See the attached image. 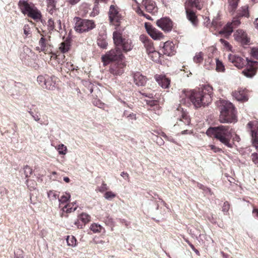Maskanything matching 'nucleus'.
<instances>
[{"label":"nucleus","instance_id":"58","mask_svg":"<svg viewBox=\"0 0 258 258\" xmlns=\"http://www.w3.org/2000/svg\"><path fill=\"white\" fill-rule=\"evenodd\" d=\"M210 147L211 148V149L213 150L215 153L220 152L222 151V149L216 147L214 145H211L210 146Z\"/></svg>","mask_w":258,"mask_h":258},{"label":"nucleus","instance_id":"16","mask_svg":"<svg viewBox=\"0 0 258 258\" xmlns=\"http://www.w3.org/2000/svg\"><path fill=\"white\" fill-rule=\"evenodd\" d=\"M162 48L164 54L168 56L174 55L176 53L175 44L172 41H167L163 43Z\"/></svg>","mask_w":258,"mask_h":258},{"label":"nucleus","instance_id":"17","mask_svg":"<svg viewBox=\"0 0 258 258\" xmlns=\"http://www.w3.org/2000/svg\"><path fill=\"white\" fill-rule=\"evenodd\" d=\"M178 115L180 116V118H178V126L181 127L183 125H188L190 124V118L188 113L179 106Z\"/></svg>","mask_w":258,"mask_h":258},{"label":"nucleus","instance_id":"14","mask_svg":"<svg viewBox=\"0 0 258 258\" xmlns=\"http://www.w3.org/2000/svg\"><path fill=\"white\" fill-rule=\"evenodd\" d=\"M145 27L148 34L154 40H160L163 37L162 32L154 28L149 23H145Z\"/></svg>","mask_w":258,"mask_h":258},{"label":"nucleus","instance_id":"54","mask_svg":"<svg viewBox=\"0 0 258 258\" xmlns=\"http://www.w3.org/2000/svg\"><path fill=\"white\" fill-rule=\"evenodd\" d=\"M251 55L256 59H258V47L253 48L251 50Z\"/></svg>","mask_w":258,"mask_h":258},{"label":"nucleus","instance_id":"50","mask_svg":"<svg viewBox=\"0 0 258 258\" xmlns=\"http://www.w3.org/2000/svg\"><path fill=\"white\" fill-rule=\"evenodd\" d=\"M185 241L189 244V245L190 246V247H191V248L192 249V250L199 256L200 255V253L199 252V251L197 249L194 245L191 244L187 239H185Z\"/></svg>","mask_w":258,"mask_h":258},{"label":"nucleus","instance_id":"61","mask_svg":"<svg viewBox=\"0 0 258 258\" xmlns=\"http://www.w3.org/2000/svg\"><path fill=\"white\" fill-rule=\"evenodd\" d=\"M107 189V184L105 183H103L101 186L99 187V191L100 192H104L105 190Z\"/></svg>","mask_w":258,"mask_h":258},{"label":"nucleus","instance_id":"8","mask_svg":"<svg viewBox=\"0 0 258 258\" xmlns=\"http://www.w3.org/2000/svg\"><path fill=\"white\" fill-rule=\"evenodd\" d=\"M74 20H76L74 29L76 32L80 33L89 32L96 26L93 20L84 19L79 17H75Z\"/></svg>","mask_w":258,"mask_h":258},{"label":"nucleus","instance_id":"39","mask_svg":"<svg viewBox=\"0 0 258 258\" xmlns=\"http://www.w3.org/2000/svg\"><path fill=\"white\" fill-rule=\"evenodd\" d=\"M57 150L60 155H66L67 152V148L63 144H60L57 146Z\"/></svg>","mask_w":258,"mask_h":258},{"label":"nucleus","instance_id":"31","mask_svg":"<svg viewBox=\"0 0 258 258\" xmlns=\"http://www.w3.org/2000/svg\"><path fill=\"white\" fill-rule=\"evenodd\" d=\"M46 3L47 11L50 14H52L53 10L55 9L56 1L55 0H47Z\"/></svg>","mask_w":258,"mask_h":258},{"label":"nucleus","instance_id":"64","mask_svg":"<svg viewBox=\"0 0 258 258\" xmlns=\"http://www.w3.org/2000/svg\"><path fill=\"white\" fill-rule=\"evenodd\" d=\"M203 190L204 191V193L206 195H212L213 194V192H212L211 190L206 186L205 187V188H204Z\"/></svg>","mask_w":258,"mask_h":258},{"label":"nucleus","instance_id":"45","mask_svg":"<svg viewBox=\"0 0 258 258\" xmlns=\"http://www.w3.org/2000/svg\"><path fill=\"white\" fill-rule=\"evenodd\" d=\"M24 172L26 177H28L30 176V175L32 173L33 170L29 166L26 165L24 167Z\"/></svg>","mask_w":258,"mask_h":258},{"label":"nucleus","instance_id":"13","mask_svg":"<svg viewBox=\"0 0 258 258\" xmlns=\"http://www.w3.org/2000/svg\"><path fill=\"white\" fill-rule=\"evenodd\" d=\"M195 230L196 231H193L192 232V230H190V234L193 237L197 238L200 243L208 245L209 241H211L212 243L214 242V241L210 236L201 234L198 229H195Z\"/></svg>","mask_w":258,"mask_h":258},{"label":"nucleus","instance_id":"9","mask_svg":"<svg viewBox=\"0 0 258 258\" xmlns=\"http://www.w3.org/2000/svg\"><path fill=\"white\" fill-rule=\"evenodd\" d=\"M247 128L250 133L253 145L258 150V121L254 120L249 122Z\"/></svg>","mask_w":258,"mask_h":258},{"label":"nucleus","instance_id":"44","mask_svg":"<svg viewBox=\"0 0 258 258\" xmlns=\"http://www.w3.org/2000/svg\"><path fill=\"white\" fill-rule=\"evenodd\" d=\"M90 229L93 232L96 233L101 231L102 227L100 225L93 224L91 225Z\"/></svg>","mask_w":258,"mask_h":258},{"label":"nucleus","instance_id":"25","mask_svg":"<svg viewBox=\"0 0 258 258\" xmlns=\"http://www.w3.org/2000/svg\"><path fill=\"white\" fill-rule=\"evenodd\" d=\"M145 9L148 13H152L155 9V3L151 0H144L142 2Z\"/></svg>","mask_w":258,"mask_h":258},{"label":"nucleus","instance_id":"37","mask_svg":"<svg viewBox=\"0 0 258 258\" xmlns=\"http://www.w3.org/2000/svg\"><path fill=\"white\" fill-rule=\"evenodd\" d=\"M216 68L217 72H224L225 71V67L221 61L218 58L216 59Z\"/></svg>","mask_w":258,"mask_h":258},{"label":"nucleus","instance_id":"1","mask_svg":"<svg viewBox=\"0 0 258 258\" xmlns=\"http://www.w3.org/2000/svg\"><path fill=\"white\" fill-rule=\"evenodd\" d=\"M211 86H207L204 90L194 89L189 91H183L182 96L180 97V104H185L190 100L196 108L208 105L212 100V91Z\"/></svg>","mask_w":258,"mask_h":258},{"label":"nucleus","instance_id":"46","mask_svg":"<svg viewBox=\"0 0 258 258\" xmlns=\"http://www.w3.org/2000/svg\"><path fill=\"white\" fill-rule=\"evenodd\" d=\"M115 196L116 195L111 191H107L104 194V198L108 200H111L115 198Z\"/></svg>","mask_w":258,"mask_h":258},{"label":"nucleus","instance_id":"52","mask_svg":"<svg viewBox=\"0 0 258 258\" xmlns=\"http://www.w3.org/2000/svg\"><path fill=\"white\" fill-rule=\"evenodd\" d=\"M65 67L69 71H74L76 70V67L71 62H68L65 64Z\"/></svg>","mask_w":258,"mask_h":258},{"label":"nucleus","instance_id":"28","mask_svg":"<svg viewBox=\"0 0 258 258\" xmlns=\"http://www.w3.org/2000/svg\"><path fill=\"white\" fill-rule=\"evenodd\" d=\"M239 17H248V7L247 5L244 6L238 11L237 14Z\"/></svg>","mask_w":258,"mask_h":258},{"label":"nucleus","instance_id":"7","mask_svg":"<svg viewBox=\"0 0 258 258\" xmlns=\"http://www.w3.org/2000/svg\"><path fill=\"white\" fill-rule=\"evenodd\" d=\"M113 39L117 47H121L123 51L126 52L133 48L134 45L130 39L123 38L122 34L118 31H114L113 33Z\"/></svg>","mask_w":258,"mask_h":258},{"label":"nucleus","instance_id":"60","mask_svg":"<svg viewBox=\"0 0 258 258\" xmlns=\"http://www.w3.org/2000/svg\"><path fill=\"white\" fill-rule=\"evenodd\" d=\"M157 101L155 100H146V103L147 104L151 106H153L157 104Z\"/></svg>","mask_w":258,"mask_h":258},{"label":"nucleus","instance_id":"42","mask_svg":"<svg viewBox=\"0 0 258 258\" xmlns=\"http://www.w3.org/2000/svg\"><path fill=\"white\" fill-rule=\"evenodd\" d=\"M47 196L51 201L56 200L58 198V195L56 192L52 190H50L47 192Z\"/></svg>","mask_w":258,"mask_h":258},{"label":"nucleus","instance_id":"57","mask_svg":"<svg viewBox=\"0 0 258 258\" xmlns=\"http://www.w3.org/2000/svg\"><path fill=\"white\" fill-rule=\"evenodd\" d=\"M229 209V205L227 202H224L223 207L222 211L224 212H227Z\"/></svg>","mask_w":258,"mask_h":258},{"label":"nucleus","instance_id":"20","mask_svg":"<svg viewBox=\"0 0 258 258\" xmlns=\"http://www.w3.org/2000/svg\"><path fill=\"white\" fill-rule=\"evenodd\" d=\"M235 39L242 44L246 45L249 42V39L246 33L241 29L237 30L234 34Z\"/></svg>","mask_w":258,"mask_h":258},{"label":"nucleus","instance_id":"32","mask_svg":"<svg viewBox=\"0 0 258 258\" xmlns=\"http://www.w3.org/2000/svg\"><path fill=\"white\" fill-rule=\"evenodd\" d=\"M78 218L81 221L82 223L84 226H85L87 223H88L90 221L91 217L90 215L86 213H83L80 214L78 216Z\"/></svg>","mask_w":258,"mask_h":258},{"label":"nucleus","instance_id":"4","mask_svg":"<svg viewBox=\"0 0 258 258\" xmlns=\"http://www.w3.org/2000/svg\"><path fill=\"white\" fill-rule=\"evenodd\" d=\"M18 6L23 14L34 20H39L41 18V12L33 3L20 0L18 3Z\"/></svg>","mask_w":258,"mask_h":258},{"label":"nucleus","instance_id":"59","mask_svg":"<svg viewBox=\"0 0 258 258\" xmlns=\"http://www.w3.org/2000/svg\"><path fill=\"white\" fill-rule=\"evenodd\" d=\"M24 30V33L25 35L27 36L30 33V28L29 27L28 25H25L23 28Z\"/></svg>","mask_w":258,"mask_h":258},{"label":"nucleus","instance_id":"49","mask_svg":"<svg viewBox=\"0 0 258 258\" xmlns=\"http://www.w3.org/2000/svg\"><path fill=\"white\" fill-rule=\"evenodd\" d=\"M219 19L218 17L214 18L212 22V25L215 28H217L219 26H221V24L219 22Z\"/></svg>","mask_w":258,"mask_h":258},{"label":"nucleus","instance_id":"5","mask_svg":"<svg viewBox=\"0 0 258 258\" xmlns=\"http://www.w3.org/2000/svg\"><path fill=\"white\" fill-rule=\"evenodd\" d=\"M204 2L205 0H187L185 3L186 18L194 27H196L198 25L199 21L195 13L188 7L195 8L200 10L203 8Z\"/></svg>","mask_w":258,"mask_h":258},{"label":"nucleus","instance_id":"43","mask_svg":"<svg viewBox=\"0 0 258 258\" xmlns=\"http://www.w3.org/2000/svg\"><path fill=\"white\" fill-rule=\"evenodd\" d=\"M71 198V195L69 193H66L64 195L61 197L60 199H58V201L60 204L64 203L67 202Z\"/></svg>","mask_w":258,"mask_h":258},{"label":"nucleus","instance_id":"27","mask_svg":"<svg viewBox=\"0 0 258 258\" xmlns=\"http://www.w3.org/2000/svg\"><path fill=\"white\" fill-rule=\"evenodd\" d=\"M122 117L126 118L129 122H133L137 119L136 114L125 110L123 111Z\"/></svg>","mask_w":258,"mask_h":258},{"label":"nucleus","instance_id":"35","mask_svg":"<svg viewBox=\"0 0 258 258\" xmlns=\"http://www.w3.org/2000/svg\"><path fill=\"white\" fill-rule=\"evenodd\" d=\"M148 55L151 59L154 61L157 62L160 60V53L155 50L149 53Z\"/></svg>","mask_w":258,"mask_h":258},{"label":"nucleus","instance_id":"62","mask_svg":"<svg viewBox=\"0 0 258 258\" xmlns=\"http://www.w3.org/2000/svg\"><path fill=\"white\" fill-rule=\"evenodd\" d=\"M22 253V251L18 249L17 251H15V258H22L23 256H21Z\"/></svg>","mask_w":258,"mask_h":258},{"label":"nucleus","instance_id":"6","mask_svg":"<svg viewBox=\"0 0 258 258\" xmlns=\"http://www.w3.org/2000/svg\"><path fill=\"white\" fill-rule=\"evenodd\" d=\"M124 56L119 47H116L107 51L101 56V60L104 66L108 64L111 62H118L123 60Z\"/></svg>","mask_w":258,"mask_h":258},{"label":"nucleus","instance_id":"12","mask_svg":"<svg viewBox=\"0 0 258 258\" xmlns=\"http://www.w3.org/2000/svg\"><path fill=\"white\" fill-rule=\"evenodd\" d=\"M125 66V64L123 60L116 62L110 66L109 72L114 76H120L123 73Z\"/></svg>","mask_w":258,"mask_h":258},{"label":"nucleus","instance_id":"55","mask_svg":"<svg viewBox=\"0 0 258 258\" xmlns=\"http://www.w3.org/2000/svg\"><path fill=\"white\" fill-rule=\"evenodd\" d=\"M80 220L79 219V218L78 217V219H77L76 221H75L74 222V225L78 228H79V229H82L83 228V227H84V226L83 225L82 223H80Z\"/></svg>","mask_w":258,"mask_h":258},{"label":"nucleus","instance_id":"51","mask_svg":"<svg viewBox=\"0 0 258 258\" xmlns=\"http://www.w3.org/2000/svg\"><path fill=\"white\" fill-rule=\"evenodd\" d=\"M258 151V150H257ZM251 159L255 164H258V153H253L251 155Z\"/></svg>","mask_w":258,"mask_h":258},{"label":"nucleus","instance_id":"3","mask_svg":"<svg viewBox=\"0 0 258 258\" xmlns=\"http://www.w3.org/2000/svg\"><path fill=\"white\" fill-rule=\"evenodd\" d=\"M220 114L219 120L222 123H235L237 121L235 108L231 102L222 100L220 101Z\"/></svg>","mask_w":258,"mask_h":258},{"label":"nucleus","instance_id":"23","mask_svg":"<svg viewBox=\"0 0 258 258\" xmlns=\"http://www.w3.org/2000/svg\"><path fill=\"white\" fill-rule=\"evenodd\" d=\"M155 79L158 84L163 88H168L170 85V80L164 76L156 75Z\"/></svg>","mask_w":258,"mask_h":258},{"label":"nucleus","instance_id":"48","mask_svg":"<svg viewBox=\"0 0 258 258\" xmlns=\"http://www.w3.org/2000/svg\"><path fill=\"white\" fill-rule=\"evenodd\" d=\"M47 78L43 76H39L37 77V81L39 84L42 87L43 85H44V83L45 82V80Z\"/></svg>","mask_w":258,"mask_h":258},{"label":"nucleus","instance_id":"29","mask_svg":"<svg viewBox=\"0 0 258 258\" xmlns=\"http://www.w3.org/2000/svg\"><path fill=\"white\" fill-rule=\"evenodd\" d=\"M242 74L246 77L251 78L255 75L256 72L254 69L248 65L246 69L242 71Z\"/></svg>","mask_w":258,"mask_h":258},{"label":"nucleus","instance_id":"26","mask_svg":"<svg viewBox=\"0 0 258 258\" xmlns=\"http://www.w3.org/2000/svg\"><path fill=\"white\" fill-rule=\"evenodd\" d=\"M240 0H228V9L230 13L233 14L237 8L238 3Z\"/></svg>","mask_w":258,"mask_h":258},{"label":"nucleus","instance_id":"10","mask_svg":"<svg viewBox=\"0 0 258 258\" xmlns=\"http://www.w3.org/2000/svg\"><path fill=\"white\" fill-rule=\"evenodd\" d=\"M156 24L165 32L171 31L173 27V22L169 17H162L156 21Z\"/></svg>","mask_w":258,"mask_h":258},{"label":"nucleus","instance_id":"63","mask_svg":"<svg viewBox=\"0 0 258 258\" xmlns=\"http://www.w3.org/2000/svg\"><path fill=\"white\" fill-rule=\"evenodd\" d=\"M120 175L125 180L129 181V175L127 173L125 172H122Z\"/></svg>","mask_w":258,"mask_h":258},{"label":"nucleus","instance_id":"36","mask_svg":"<svg viewBox=\"0 0 258 258\" xmlns=\"http://www.w3.org/2000/svg\"><path fill=\"white\" fill-rule=\"evenodd\" d=\"M98 45L103 49H105L107 47L108 43L106 39L104 37H99L97 41Z\"/></svg>","mask_w":258,"mask_h":258},{"label":"nucleus","instance_id":"2","mask_svg":"<svg viewBox=\"0 0 258 258\" xmlns=\"http://www.w3.org/2000/svg\"><path fill=\"white\" fill-rule=\"evenodd\" d=\"M233 130L229 125H220L215 127H209L206 134L213 137L226 147L232 148L233 143L231 142Z\"/></svg>","mask_w":258,"mask_h":258},{"label":"nucleus","instance_id":"19","mask_svg":"<svg viewBox=\"0 0 258 258\" xmlns=\"http://www.w3.org/2000/svg\"><path fill=\"white\" fill-rule=\"evenodd\" d=\"M140 40L144 44L146 52L149 54L155 50L152 41L146 35H141Z\"/></svg>","mask_w":258,"mask_h":258},{"label":"nucleus","instance_id":"41","mask_svg":"<svg viewBox=\"0 0 258 258\" xmlns=\"http://www.w3.org/2000/svg\"><path fill=\"white\" fill-rule=\"evenodd\" d=\"M67 241L69 245L72 246H75L77 244V240L73 236L71 237L68 236L67 239Z\"/></svg>","mask_w":258,"mask_h":258},{"label":"nucleus","instance_id":"18","mask_svg":"<svg viewBox=\"0 0 258 258\" xmlns=\"http://www.w3.org/2000/svg\"><path fill=\"white\" fill-rule=\"evenodd\" d=\"M228 60L238 69L242 68L245 65L244 59L235 54H230L228 55Z\"/></svg>","mask_w":258,"mask_h":258},{"label":"nucleus","instance_id":"34","mask_svg":"<svg viewBox=\"0 0 258 258\" xmlns=\"http://www.w3.org/2000/svg\"><path fill=\"white\" fill-rule=\"evenodd\" d=\"M75 203H71L70 204H67L65 205L62 209V213L61 214V216H63V213L66 212L67 213H71L72 212H74L76 210L77 207L73 208V207H71V205L74 204H75Z\"/></svg>","mask_w":258,"mask_h":258},{"label":"nucleus","instance_id":"24","mask_svg":"<svg viewBox=\"0 0 258 258\" xmlns=\"http://www.w3.org/2000/svg\"><path fill=\"white\" fill-rule=\"evenodd\" d=\"M134 82L138 86H144L147 82L146 77L143 76L139 72H137L134 76Z\"/></svg>","mask_w":258,"mask_h":258},{"label":"nucleus","instance_id":"11","mask_svg":"<svg viewBox=\"0 0 258 258\" xmlns=\"http://www.w3.org/2000/svg\"><path fill=\"white\" fill-rule=\"evenodd\" d=\"M240 18L237 15L233 18L231 23H228L224 27L223 30L220 31V33H225L228 35H230L233 32V29L237 27L240 24Z\"/></svg>","mask_w":258,"mask_h":258},{"label":"nucleus","instance_id":"33","mask_svg":"<svg viewBox=\"0 0 258 258\" xmlns=\"http://www.w3.org/2000/svg\"><path fill=\"white\" fill-rule=\"evenodd\" d=\"M70 48V42L64 41L60 44L59 49L62 53H66L69 51Z\"/></svg>","mask_w":258,"mask_h":258},{"label":"nucleus","instance_id":"40","mask_svg":"<svg viewBox=\"0 0 258 258\" xmlns=\"http://www.w3.org/2000/svg\"><path fill=\"white\" fill-rule=\"evenodd\" d=\"M246 61L247 62V64L249 65L251 68L255 70L256 72V70L258 69V61H252L249 59L248 58H246Z\"/></svg>","mask_w":258,"mask_h":258},{"label":"nucleus","instance_id":"38","mask_svg":"<svg viewBox=\"0 0 258 258\" xmlns=\"http://www.w3.org/2000/svg\"><path fill=\"white\" fill-rule=\"evenodd\" d=\"M194 61L196 63H201L203 60V53L202 52L197 53L194 57Z\"/></svg>","mask_w":258,"mask_h":258},{"label":"nucleus","instance_id":"15","mask_svg":"<svg viewBox=\"0 0 258 258\" xmlns=\"http://www.w3.org/2000/svg\"><path fill=\"white\" fill-rule=\"evenodd\" d=\"M108 15L111 23H118L121 19V16L119 13L118 7L114 5L110 6Z\"/></svg>","mask_w":258,"mask_h":258},{"label":"nucleus","instance_id":"53","mask_svg":"<svg viewBox=\"0 0 258 258\" xmlns=\"http://www.w3.org/2000/svg\"><path fill=\"white\" fill-rule=\"evenodd\" d=\"M104 222L106 225L111 226L113 225V219L111 217L107 216L104 219Z\"/></svg>","mask_w":258,"mask_h":258},{"label":"nucleus","instance_id":"56","mask_svg":"<svg viewBox=\"0 0 258 258\" xmlns=\"http://www.w3.org/2000/svg\"><path fill=\"white\" fill-rule=\"evenodd\" d=\"M93 104L94 105H95V106H97V107H98L99 108H101L102 106H103L102 103L99 100L95 99V100H93Z\"/></svg>","mask_w":258,"mask_h":258},{"label":"nucleus","instance_id":"47","mask_svg":"<svg viewBox=\"0 0 258 258\" xmlns=\"http://www.w3.org/2000/svg\"><path fill=\"white\" fill-rule=\"evenodd\" d=\"M47 26H48V29L49 31H52L54 29L55 26H54V23L53 20L50 18L48 19L47 22Z\"/></svg>","mask_w":258,"mask_h":258},{"label":"nucleus","instance_id":"30","mask_svg":"<svg viewBox=\"0 0 258 258\" xmlns=\"http://www.w3.org/2000/svg\"><path fill=\"white\" fill-rule=\"evenodd\" d=\"M42 87L48 90H53L55 88L54 83L53 82L51 78L48 76H47L45 82Z\"/></svg>","mask_w":258,"mask_h":258},{"label":"nucleus","instance_id":"22","mask_svg":"<svg viewBox=\"0 0 258 258\" xmlns=\"http://www.w3.org/2000/svg\"><path fill=\"white\" fill-rule=\"evenodd\" d=\"M232 96L237 101H246L248 100V97L247 96L245 90L240 89L238 91H235L232 92Z\"/></svg>","mask_w":258,"mask_h":258},{"label":"nucleus","instance_id":"21","mask_svg":"<svg viewBox=\"0 0 258 258\" xmlns=\"http://www.w3.org/2000/svg\"><path fill=\"white\" fill-rule=\"evenodd\" d=\"M49 40V39H47L43 36L42 37L39 41V46L36 47V50L40 52H46L48 51L49 47L51 46Z\"/></svg>","mask_w":258,"mask_h":258}]
</instances>
